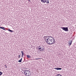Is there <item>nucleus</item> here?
<instances>
[{
  "label": "nucleus",
  "mask_w": 76,
  "mask_h": 76,
  "mask_svg": "<svg viewBox=\"0 0 76 76\" xmlns=\"http://www.w3.org/2000/svg\"><path fill=\"white\" fill-rule=\"evenodd\" d=\"M48 39H47V41H46V42L48 43V44H49V45H53V39H52V38H53L52 37H49L48 36Z\"/></svg>",
  "instance_id": "obj_1"
},
{
  "label": "nucleus",
  "mask_w": 76,
  "mask_h": 76,
  "mask_svg": "<svg viewBox=\"0 0 76 76\" xmlns=\"http://www.w3.org/2000/svg\"><path fill=\"white\" fill-rule=\"evenodd\" d=\"M24 73L25 76H30L31 75V72L30 71L28 70H24Z\"/></svg>",
  "instance_id": "obj_2"
},
{
  "label": "nucleus",
  "mask_w": 76,
  "mask_h": 76,
  "mask_svg": "<svg viewBox=\"0 0 76 76\" xmlns=\"http://www.w3.org/2000/svg\"><path fill=\"white\" fill-rule=\"evenodd\" d=\"M61 28L64 31H66V32L69 31V29H68V27H61Z\"/></svg>",
  "instance_id": "obj_3"
},
{
  "label": "nucleus",
  "mask_w": 76,
  "mask_h": 76,
  "mask_svg": "<svg viewBox=\"0 0 76 76\" xmlns=\"http://www.w3.org/2000/svg\"><path fill=\"white\" fill-rule=\"evenodd\" d=\"M51 37V36H45L43 37V38L45 40V42H46V41H47V38H49V37Z\"/></svg>",
  "instance_id": "obj_4"
},
{
  "label": "nucleus",
  "mask_w": 76,
  "mask_h": 76,
  "mask_svg": "<svg viewBox=\"0 0 76 76\" xmlns=\"http://www.w3.org/2000/svg\"><path fill=\"white\" fill-rule=\"evenodd\" d=\"M52 39H53V41L52 42V44H54L55 43H56V40H55V39L53 38V37L52 38Z\"/></svg>",
  "instance_id": "obj_5"
},
{
  "label": "nucleus",
  "mask_w": 76,
  "mask_h": 76,
  "mask_svg": "<svg viewBox=\"0 0 76 76\" xmlns=\"http://www.w3.org/2000/svg\"><path fill=\"white\" fill-rule=\"evenodd\" d=\"M54 69H56V70H61L62 69L61 68H54Z\"/></svg>",
  "instance_id": "obj_6"
},
{
  "label": "nucleus",
  "mask_w": 76,
  "mask_h": 76,
  "mask_svg": "<svg viewBox=\"0 0 76 76\" xmlns=\"http://www.w3.org/2000/svg\"><path fill=\"white\" fill-rule=\"evenodd\" d=\"M41 1L42 3H46V1H47V0H41Z\"/></svg>",
  "instance_id": "obj_7"
},
{
  "label": "nucleus",
  "mask_w": 76,
  "mask_h": 76,
  "mask_svg": "<svg viewBox=\"0 0 76 76\" xmlns=\"http://www.w3.org/2000/svg\"><path fill=\"white\" fill-rule=\"evenodd\" d=\"M0 28H1V29H3V30H4V31H6V29L4 27H0Z\"/></svg>",
  "instance_id": "obj_8"
},
{
  "label": "nucleus",
  "mask_w": 76,
  "mask_h": 76,
  "mask_svg": "<svg viewBox=\"0 0 76 76\" xmlns=\"http://www.w3.org/2000/svg\"><path fill=\"white\" fill-rule=\"evenodd\" d=\"M8 31L11 32H14V31L10 30V28L8 29Z\"/></svg>",
  "instance_id": "obj_9"
},
{
  "label": "nucleus",
  "mask_w": 76,
  "mask_h": 76,
  "mask_svg": "<svg viewBox=\"0 0 76 76\" xmlns=\"http://www.w3.org/2000/svg\"><path fill=\"white\" fill-rule=\"evenodd\" d=\"M72 40H71V41L69 42V46H70V45H72Z\"/></svg>",
  "instance_id": "obj_10"
},
{
  "label": "nucleus",
  "mask_w": 76,
  "mask_h": 76,
  "mask_svg": "<svg viewBox=\"0 0 76 76\" xmlns=\"http://www.w3.org/2000/svg\"><path fill=\"white\" fill-rule=\"evenodd\" d=\"M22 58H21L20 60H19L18 61L19 63H21L22 62Z\"/></svg>",
  "instance_id": "obj_11"
},
{
  "label": "nucleus",
  "mask_w": 76,
  "mask_h": 76,
  "mask_svg": "<svg viewBox=\"0 0 76 76\" xmlns=\"http://www.w3.org/2000/svg\"><path fill=\"white\" fill-rule=\"evenodd\" d=\"M27 58H29L31 57V56L28 55H27Z\"/></svg>",
  "instance_id": "obj_12"
},
{
  "label": "nucleus",
  "mask_w": 76,
  "mask_h": 76,
  "mask_svg": "<svg viewBox=\"0 0 76 76\" xmlns=\"http://www.w3.org/2000/svg\"><path fill=\"white\" fill-rule=\"evenodd\" d=\"M44 48H42V49H41V50H40V51H44Z\"/></svg>",
  "instance_id": "obj_13"
},
{
  "label": "nucleus",
  "mask_w": 76,
  "mask_h": 76,
  "mask_svg": "<svg viewBox=\"0 0 76 76\" xmlns=\"http://www.w3.org/2000/svg\"><path fill=\"white\" fill-rule=\"evenodd\" d=\"M42 47H41V48H39L38 47V48H39V50H41V49H42Z\"/></svg>",
  "instance_id": "obj_14"
},
{
  "label": "nucleus",
  "mask_w": 76,
  "mask_h": 76,
  "mask_svg": "<svg viewBox=\"0 0 76 76\" xmlns=\"http://www.w3.org/2000/svg\"><path fill=\"white\" fill-rule=\"evenodd\" d=\"M2 74H3V73H2V72H1L0 71V76H1V75H2Z\"/></svg>",
  "instance_id": "obj_15"
},
{
  "label": "nucleus",
  "mask_w": 76,
  "mask_h": 76,
  "mask_svg": "<svg viewBox=\"0 0 76 76\" xmlns=\"http://www.w3.org/2000/svg\"><path fill=\"white\" fill-rule=\"evenodd\" d=\"M46 3H48V4L49 3V1H48V0H47V1H46Z\"/></svg>",
  "instance_id": "obj_16"
},
{
  "label": "nucleus",
  "mask_w": 76,
  "mask_h": 76,
  "mask_svg": "<svg viewBox=\"0 0 76 76\" xmlns=\"http://www.w3.org/2000/svg\"><path fill=\"white\" fill-rule=\"evenodd\" d=\"M21 54H22L21 57H22L23 56V53H21Z\"/></svg>",
  "instance_id": "obj_17"
},
{
  "label": "nucleus",
  "mask_w": 76,
  "mask_h": 76,
  "mask_svg": "<svg viewBox=\"0 0 76 76\" xmlns=\"http://www.w3.org/2000/svg\"><path fill=\"white\" fill-rule=\"evenodd\" d=\"M20 54L18 56V58H20Z\"/></svg>",
  "instance_id": "obj_18"
},
{
  "label": "nucleus",
  "mask_w": 76,
  "mask_h": 76,
  "mask_svg": "<svg viewBox=\"0 0 76 76\" xmlns=\"http://www.w3.org/2000/svg\"><path fill=\"white\" fill-rule=\"evenodd\" d=\"M61 76V75L60 74H58L56 75V76Z\"/></svg>",
  "instance_id": "obj_19"
},
{
  "label": "nucleus",
  "mask_w": 76,
  "mask_h": 76,
  "mask_svg": "<svg viewBox=\"0 0 76 76\" xmlns=\"http://www.w3.org/2000/svg\"><path fill=\"white\" fill-rule=\"evenodd\" d=\"M5 66L6 68H7V66H6V65H5Z\"/></svg>",
  "instance_id": "obj_20"
},
{
  "label": "nucleus",
  "mask_w": 76,
  "mask_h": 76,
  "mask_svg": "<svg viewBox=\"0 0 76 76\" xmlns=\"http://www.w3.org/2000/svg\"><path fill=\"white\" fill-rule=\"evenodd\" d=\"M21 53H23V51H21Z\"/></svg>",
  "instance_id": "obj_21"
},
{
  "label": "nucleus",
  "mask_w": 76,
  "mask_h": 76,
  "mask_svg": "<svg viewBox=\"0 0 76 76\" xmlns=\"http://www.w3.org/2000/svg\"><path fill=\"white\" fill-rule=\"evenodd\" d=\"M39 48H41V46H39Z\"/></svg>",
  "instance_id": "obj_22"
},
{
  "label": "nucleus",
  "mask_w": 76,
  "mask_h": 76,
  "mask_svg": "<svg viewBox=\"0 0 76 76\" xmlns=\"http://www.w3.org/2000/svg\"><path fill=\"white\" fill-rule=\"evenodd\" d=\"M29 1H30V2H31V1L30 0H28Z\"/></svg>",
  "instance_id": "obj_23"
},
{
  "label": "nucleus",
  "mask_w": 76,
  "mask_h": 76,
  "mask_svg": "<svg viewBox=\"0 0 76 76\" xmlns=\"http://www.w3.org/2000/svg\"><path fill=\"white\" fill-rule=\"evenodd\" d=\"M36 60H38V59L37 58V59H36Z\"/></svg>",
  "instance_id": "obj_24"
},
{
  "label": "nucleus",
  "mask_w": 76,
  "mask_h": 76,
  "mask_svg": "<svg viewBox=\"0 0 76 76\" xmlns=\"http://www.w3.org/2000/svg\"><path fill=\"white\" fill-rule=\"evenodd\" d=\"M60 76H62V75H61Z\"/></svg>",
  "instance_id": "obj_25"
}]
</instances>
